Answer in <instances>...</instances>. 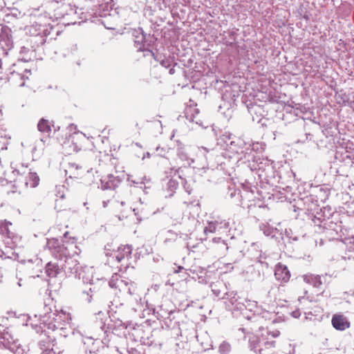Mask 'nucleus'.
Instances as JSON below:
<instances>
[{"label": "nucleus", "mask_w": 354, "mask_h": 354, "mask_svg": "<svg viewBox=\"0 0 354 354\" xmlns=\"http://www.w3.org/2000/svg\"><path fill=\"white\" fill-rule=\"evenodd\" d=\"M332 326L337 330H344L351 326L348 319L341 314H335L331 319Z\"/></svg>", "instance_id": "obj_1"}, {"label": "nucleus", "mask_w": 354, "mask_h": 354, "mask_svg": "<svg viewBox=\"0 0 354 354\" xmlns=\"http://www.w3.org/2000/svg\"><path fill=\"white\" fill-rule=\"evenodd\" d=\"M88 171H86L82 167L76 165L75 163H70L66 174L70 178L82 179L84 178Z\"/></svg>", "instance_id": "obj_2"}, {"label": "nucleus", "mask_w": 354, "mask_h": 354, "mask_svg": "<svg viewBox=\"0 0 354 354\" xmlns=\"http://www.w3.org/2000/svg\"><path fill=\"white\" fill-rule=\"evenodd\" d=\"M131 249L129 245H121L118 250L113 251V257L116 259L118 263L128 260L131 257Z\"/></svg>", "instance_id": "obj_3"}, {"label": "nucleus", "mask_w": 354, "mask_h": 354, "mask_svg": "<svg viewBox=\"0 0 354 354\" xmlns=\"http://www.w3.org/2000/svg\"><path fill=\"white\" fill-rule=\"evenodd\" d=\"M274 275L276 279L281 282H287L290 278V273L288 268L281 263L277 266Z\"/></svg>", "instance_id": "obj_4"}, {"label": "nucleus", "mask_w": 354, "mask_h": 354, "mask_svg": "<svg viewBox=\"0 0 354 354\" xmlns=\"http://www.w3.org/2000/svg\"><path fill=\"white\" fill-rule=\"evenodd\" d=\"M39 183V178L37 173L29 172L25 177V184L27 187H36Z\"/></svg>", "instance_id": "obj_5"}, {"label": "nucleus", "mask_w": 354, "mask_h": 354, "mask_svg": "<svg viewBox=\"0 0 354 354\" xmlns=\"http://www.w3.org/2000/svg\"><path fill=\"white\" fill-rule=\"evenodd\" d=\"M37 129L40 132L49 133L51 132V127L48 120L41 119L37 124Z\"/></svg>", "instance_id": "obj_6"}, {"label": "nucleus", "mask_w": 354, "mask_h": 354, "mask_svg": "<svg viewBox=\"0 0 354 354\" xmlns=\"http://www.w3.org/2000/svg\"><path fill=\"white\" fill-rule=\"evenodd\" d=\"M58 245L59 241L57 239H51L48 240L46 246L50 250H54L55 252H59L61 250Z\"/></svg>", "instance_id": "obj_7"}, {"label": "nucleus", "mask_w": 354, "mask_h": 354, "mask_svg": "<svg viewBox=\"0 0 354 354\" xmlns=\"http://www.w3.org/2000/svg\"><path fill=\"white\" fill-rule=\"evenodd\" d=\"M217 230V222H210L205 227L204 232L205 234L209 233H214Z\"/></svg>", "instance_id": "obj_8"}, {"label": "nucleus", "mask_w": 354, "mask_h": 354, "mask_svg": "<svg viewBox=\"0 0 354 354\" xmlns=\"http://www.w3.org/2000/svg\"><path fill=\"white\" fill-rule=\"evenodd\" d=\"M263 346H264V348H259V353H261V352L264 349L274 348L275 347V342L274 341H265L263 342Z\"/></svg>", "instance_id": "obj_9"}, {"label": "nucleus", "mask_w": 354, "mask_h": 354, "mask_svg": "<svg viewBox=\"0 0 354 354\" xmlns=\"http://www.w3.org/2000/svg\"><path fill=\"white\" fill-rule=\"evenodd\" d=\"M250 342L254 348H257L260 346V337L257 335L253 336L250 339Z\"/></svg>", "instance_id": "obj_10"}, {"label": "nucleus", "mask_w": 354, "mask_h": 354, "mask_svg": "<svg viewBox=\"0 0 354 354\" xmlns=\"http://www.w3.org/2000/svg\"><path fill=\"white\" fill-rule=\"evenodd\" d=\"M57 268L56 266L50 263H48L46 266V273L48 276H55V274H56V272H55L53 273V270L54 269H55Z\"/></svg>", "instance_id": "obj_11"}, {"label": "nucleus", "mask_w": 354, "mask_h": 354, "mask_svg": "<svg viewBox=\"0 0 354 354\" xmlns=\"http://www.w3.org/2000/svg\"><path fill=\"white\" fill-rule=\"evenodd\" d=\"M268 335H271L272 337H278L280 335V331L278 330H275L273 331H270L268 333Z\"/></svg>", "instance_id": "obj_12"}, {"label": "nucleus", "mask_w": 354, "mask_h": 354, "mask_svg": "<svg viewBox=\"0 0 354 354\" xmlns=\"http://www.w3.org/2000/svg\"><path fill=\"white\" fill-rule=\"evenodd\" d=\"M75 135H76V134L73 135V136H72V135H70V136H69V139H68V142H69V141H70V140H71V141H72V142H73Z\"/></svg>", "instance_id": "obj_13"}, {"label": "nucleus", "mask_w": 354, "mask_h": 354, "mask_svg": "<svg viewBox=\"0 0 354 354\" xmlns=\"http://www.w3.org/2000/svg\"><path fill=\"white\" fill-rule=\"evenodd\" d=\"M74 150H79L80 149V148H78V147L77 145L74 146V148H73Z\"/></svg>", "instance_id": "obj_14"}, {"label": "nucleus", "mask_w": 354, "mask_h": 354, "mask_svg": "<svg viewBox=\"0 0 354 354\" xmlns=\"http://www.w3.org/2000/svg\"><path fill=\"white\" fill-rule=\"evenodd\" d=\"M182 269H183V267H179L178 270H177V272H179V271H180V270H182Z\"/></svg>", "instance_id": "obj_15"}, {"label": "nucleus", "mask_w": 354, "mask_h": 354, "mask_svg": "<svg viewBox=\"0 0 354 354\" xmlns=\"http://www.w3.org/2000/svg\"><path fill=\"white\" fill-rule=\"evenodd\" d=\"M182 269H183V267H179L178 270H177V272H179V271H180V270H182Z\"/></svg>", "instance_id": "obj_16"}]
</instances>
